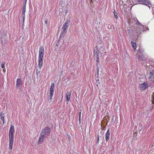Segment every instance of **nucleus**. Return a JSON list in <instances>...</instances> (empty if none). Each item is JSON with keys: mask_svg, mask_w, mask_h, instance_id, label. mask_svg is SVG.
<instances>
[{"mask_svg": "<svg viewBox=\"0 0 154 154\" xmlns=\"http://www.w3.org/2000/svg\"><path fill=\"white\" fill-rule=\"evenodd\" d=\"M51 129L48 126H46L44 128L40 133L38 141V144H42L44 141V139L47 138L50 135Z\"/></svg>", "mask_w": 154, "mask_h": 154, "instance_id": "1", "label": "nucleus"}, {"mask_svg": "<svg viewBox=\"0 0 154 154\" xmlns=\"http://www.w3.org/2000/svg\"><path fill=\"white\" fill-rule=\"evenodd\" d=\"M70 22V20H68L63 24L62 29V31L60 34V38H61V37L64 36L65 35L66 33L67 32V28L69 26Z\"/></svg>", "mask_w": 154, "mask_h": 154, "instance_id": "2", "label": "nucleus"}, {"mask_svg": "<svg viewBox=\"0 0 154 154\" xmlns=\"http://www.w3.org/2000/svg\"><path fill=\"white\" fill-rule=\"evenodd\" d=\"M134 29L132 30V32L134 35L136 36H137V37H139L140 34L141 33V31H142V29H141L140 27L137 25H134Z\"/></svg>", "mask_w": 154, "mask_h": 154, "instance_id": "3", "label": "nucleus"}, {"mask_svg": "<svg viewBox=\"0 0 154 154\" xmlns=\"http://www.w3.org/2000/svg\"><path fill=\"white\" fill-rule=\"evenodd\" d=\"M55 88V85L54 83L51 84L50 86L49 91V94L48 96V100L50 101L51 100V99L53 96L54 92V89Z\"/></svg>", "mask_w": 154, "mask_h": 154, "instance_id": "4", "label": "nucleus"}, {"mask_svg": "<svg viewBox=\"0 0 154 154\" xmlns=\"http://www.w3.org/2000/svg\"><path fill=\"white\" fill-rule=\"evenodd\" d=\"M150 86V85L147 82H145L140 84L139 85V87L141 90L143 91L147 89Z\"/></svg>", "mask_w": 154, "mask_h": 154, "instance_id": "5", "label": "nucleus"}, {"mask_svg": "<svg viewBox=\"0 0 154 154\" xmlns=\"http://www.w3.org/2000/svg\"><path fill=\"white\" fill-rule=\"evenodd\" d=\"M138 1L140 4L146 5L149 8L151 6V2L149 0H139Z\"/></svg>", "mask_w": 154, "mask_h": 154, "instance_id": "6", "label": "nucleus"}, {"mask_svg": "<svg viewBox=\"0 0 154 154\" xmlns=\"http://www.w3.org/2000/svg\"><path fill=\"white\" fill-rule=\"evenodd\" d=\"M14 138V135H9V147L11 149H12Z\"/></svg>", "mask_w": 154, "mask_h": 154, "instance_id": "7", "label": "nucleus"}, {"mask_svg": "<svg viewBox=\"0 0 154 154\" xmlns=\"http://www.w3.org/2000/svg\"><path fill=\"white\" fill-rule=\"evenodd\" d=\"M23 84V82L20 79H17L16 81V87L18 88L20 87H21Z\"/></svg>", "mask_w": 154, "mask_h": 154, "instance_id": "8", "label": "nucleus"}, {"mask_svg": "<svg viewBox=\"0 0 154 154\" xmlns=\"http://www.w3.org/2000/svg\"><path fill=\"white\" fill-rule=\"evenodd\" d=\"M137 23H138L137 26L139 27H140L141 29H142V31L144 32L146 30H149L147 27H146L145 26H142L139 22L138 20H134Z\"/></svg>", "mask_w": 154, "mask_h": 154, "instance_id": "9", "label": "nucleus"}, {"mask_svg": "<svg viewBox=\"0 0 154 154\" xmlns=\"http://www.w3.org/2000/svg\"><path fill=\"white\" fill-rule=\"evenodd\" d=\"M44 47L41 46L40 47L39 51V52L38 58L43 59L44 53Z\"/></svg>", "mask_w": 154, "mask_h": 154, "instance_id": "10", "label": "nucleus"}, {"mask_svg": "<svg viewBox=\"0 0 154 154\" xmlns=\"http://www.w3.org/2000/svg\"><path fill=\"white\" fill-rule=\"evenodd\" d=\"M94 51L95 57H99V50L97 46H96L94 49Z\"/></svg>", "mask_w": 154, "mask_h": 154, "instance_id": "11", "label": "nucleus"}, {"mask_svg": "<svg viewBox=\"0 0 154 154\" xmlns=\"http://www.w3.org/2000/svg\"><path fill=\"white\" fill-rule=\"evenodd\" d=\"M15 130L14 129V126L12 125H11V127L10 128L9 131V135H14V134Z\"/></svg>", "mask_w": 154, "mask_h": 154, "instance_id": "12", "label": "nucleus"}, {"mask_svg": "<svg viewBox=\"0 0 154 154\" xmlns=\"http://www.w3.org/2000/svg\"><path fill=\"white\" fill-rule=\"evenodd\" d=\"M110 132L109 129L107 130L105 135V139L106 142H107L110 138Z\"/></svg>", "mask_w": 154, "mask_h": 154, "instance_id": "13", "label": "nucleus"}, {"mask_svg": "<svg viewBox=\"0 0 154 154\" xmlns=\"http://www.w3.org/2000/svg\"><path fill=\"white\" fill-rule=\"evenodd\" d=\"M135 20H137V19H130L128 21V24L129 26H133L132 23H134V22L135 23V25H137V26L138 23H137L135 21H134Z\"/></svg>", "mask_w": 154, "mask_h": 154, "instance_id": "14", "label": "nucleus"}, {"mask_svg": "<svg viewBox=\"0 0 154 154\" xmlns=\"http://www.w3.org/2000/svg\"><path fill=\"white\" fill-rule=\"evenodd\" d=\"M143 55L141 54L140 53H138L137 52V54H136V57L137 59L140 60H142L143 59Z\"/></svg>", "mask_w": 154, "mask_h": 154, "instance_id": "15", "label": "nucleus"}, {"mask_svg": "<svg viewBox=\"0 0 154 154\" xmlns=\"http://www.w3.org/2000/svg\"><path fill=\"white\" fill-rule=\"evenodd\" d=\"M38 68L40 69H41L42 67V65L43 64V59L38 58Z\"/></svg>", "mask_w": 154, "mask_h": 154, "instance_id": "16", "label": "nucleus"}, {"mask_svg": "<svg viewBox=\"0 0 154 154\" xmlns=\"http://www.w3.org/2000/svg\"><path fill=\"white\" fill-rule=\"evenodd\" d=\"M71 92L67 91L66 94V98L68 102H69L70 98Z\"/></svg>", "mask_w": 154, "mask_h": 154, "instance_id": "17", "label": "nucleus"}, {"mask_svg": "<svg viewBox=\"0 0 154 154\" xmlns=\"http://www.w3.org/2000/svg\"><path fill=\"white\" fill-rule=\"evenodd\" d=\"M137 52L138 53H140V54H144V50L143 49H142L141 48H139Z\"/></svg>", "mask_w": 154, "mask_h": 154, "instance_id": "18", "label": "nucleus"}, {"mask_svg": "<svg viewBox=\"0 0 154 154\" xmlns=\"http://www.w3.org/2000/svg\"><path fill=\"white\" fill-rule=\"evenodd\" d=\"M150 78H154V71H152V72H150Z\"/></svg>", "mask_w": 154, "mask_h": 154, "instance_id": "19", "label": "nucleus"}, {"mask_svg": "<svg viewBox=\"0 0 154 154\" xmlns=\"http://www.w3.org/2000/svg\"><path fill=\"white\" fill-rule=\"evenodd\" d=\"M1 119L3 121V124H4L5 123V115H2V116L1 117Z\"/></svg>", "mask_w": 154, "mask_h": 154, "instance_id": "20", "label": "nucleus"}, {"mask_svg": "<svg viewBox=\"0 0 154 154\" xmlns=\"http://www.w3.org/2000/svg\"><path fill=\"white\" fill-rule=\"evenodd\" d=\"M26 11V8H23L22 10V13L21 15V16H24L25 15V14Z\"/></svg>", "mask_w": 154, "mask_h": 154, "instance_id": "21", "label": "nucleus"}, {"mask_svg": "<svg viewBox=\"0 0 154 154\" xmlns=\"http://www.w3.org/2000/svg\"><path fill=\"white\" fill-rule=\"evenodd\" d=\"M113 13H114V16L115 17L116 19H118V14L115 11H114Z\"/></svg>", "mask_w": 154, "mask_h": 154, "instance_id": "22", "label": "nucleus"}, {"mask_svg": "<svg viewBox=\"0 0 154 154\" xmlns=\"http://www.w3.org/2000/svg\"><path fill=\"white\" fill-rule=\"evenodd\" d=\"M127 32L129 34L131 32V29L130 27H127Z\"/></svg>", "mask_w": 154, "mask_h": 154, "instance_id": "23", "label": "nucleus"}, {"mask_svg": "<svg viewBox=\"0 0 154 154\" xmlns=\"http://www.w3.org/2000/svg\"><path fill=\"white\" fill-rule=\"evenodd\" d=\"M131 44L134 48V47H135L136 46V44L133 41H131Z\"/></svg>", "mask_w": 154, "mask_h": 154, "instance_id": "24", "label": "nucleus"}, {"mask_svg": "<svg viewBox=\"0 0 154 154\" xmlns=\"http://www.w3.org/2000/svg\"><path fill=\"white\" fill-rule=\"evenodd\" d=\"M81 112H80L79 113V123H80L81 122Z\"/></svg>", "mask_w": 154, "mask_h": 154, "instance_id": "25", "label": "nucleus"}, {"mask_svg": "<svg viewBox=\"0 0 154 154\" xmlns=\"http://www.w3.org/2000/svg\"><path fill=\"white\" fill-rule=\"evenodd\" d=\"M5 63L4 62H3L1 64V67L2 68H4L5 67Z\"/></svg>", "mask_w": 154, "mask_h": 154, "instance_id": "26", "label": "nucleus"}, {"mask_svg": "<svg viewBox=\"0 0 154 154\" xmlns=\"http://www.w3.org/2000/svg\"><path fill=\"white\" fill-rule=\"evenodd\" d=\"M99 135H97V141L96 142V144L98 143L99 142Z\"/></svg>", "mask_w": 154, "mask_h": 154, "instance_id": "27", "label": "nucleus"}, {"mask_svg": "<svg viewBox=\"0 0 154 154\" xmlns=\"http://www.w3.org/2000/svg\"><path fill=\"white\" fill-rule=\"evenodd\" d=\"M152 97V104H154V93H153V95Z\"/></svg>", "mask_w": 154, "mask_h": 154, "instance_id": "28", "label": "nucleus"}, {"mask_svg": "<svg viewBox=\"0 0 154 154\" xmlns=\"http://www.w3.org/2000/svg\"><path fill=\"white\" fill-rule=\"evenodd\" d=\"M95 57L97 59L96 61H97V63H98L99 62V57Z\"/></svg>", "mask_w": 154, "mask_h": 154, "instance_id": "29", "label": "nucleus"}, {"mask_svg": "<svg viewBox=\"0 0 154 154\" xmlns=\"http://www.w3.org/2000/svg\"><path fill=\"white\" fill-rule=\"evenodd\" d=\"M136 129H135V128L134 130V135H135V134H137V131H136Z\"/></svg>", "mask_w": 154, "mask_h": 154, "instance_id": "30", "label": "nucleus"}, {"mask_svg": "<svg viewBox=\"0 0 154 154\" xmlns=\"http://www.w3.org/2000/svg\"><path fill=\"white\" fill-rule=\"evenodd\" d=\"M40 71H38V70L37 69L36 72V74H37V76H38V73H40Z\"/></svg>", "mask_w": 154, "mask_h": 154, "instance_id": "31", "label": "nucleus"}, {"mask_svg": "<svg viewBox=\"0 0 154 154\" xmlns=\"http://www.w3.org/2000/svg\"><path fill=\"white\" fill-rule=\"evenodd\" d=\"M22 16V17H23V22H24V19H25V17L24 16Z\"/></svg>", "mask_w": 154, "mask_h": 154, "instance_id": "32", "label": "nucleus"}, {"mask_svg": "<svg viewBox=\"0 0 154 154\" xmlns=\"http://www.w3.org/2000/svg\"><path fill=\"white\" fill-rule=\"evenodd\" d=\"M27 1V0H24L23 2V4H26V2Z\"/></svg>", "mask_w": 154, "mask_h": 154, "instance_id": "33", "label": "nucleus"}, {"mask_svg": "<svg viewBox=\"0 0 154 154\" xmlns=\"http://www.w3.org/2000/svg\"><path fill=\"white\" fill-rule=\"evenodd\" d=\"M2 115H4V114H2V112H0V116H1V117L2 116Z\"/></svg>", "mask_w": 154, "mask_h": 154, "instance_id": "34", "label": "nucleus"}, {"mask_svg": "<svg viewBox=\"0 0 154 154\" xmlns=\"http://www.w3.org/2000/svg\"><path fill=\"white\" fill-rule=\"evenodd\" d=\"M26 5L23 4V8H26Z\"/></svg>", "mask_w": 154, "mask_h": 154, "instance_id": "35", "label": "nucleus"}, {"mask_svg": "<svg viewBox=\"0 0 154 154\" xmlns=\"http://www.w3.org/2000/svg\"><path fill=\"white\" fill-rule=\"evenodd\" d=\"M3 72H5V68H3Z\"/></svg>", "mask_w": 154, "mask_h": 154, "instance_id": "36", "label": "nucleus"}, {"mask_svg": "<svg viewBox=\"0 0 154 154\" xmlns=\"http://www.w3.org/2000/svg\"><path fill=\"white\" fill-rule=\"evenodd\" d=\"M47 20H45V22L46 23L47 22Z\"/></svg>", "mask_w": 154, "mask_h": 154, "instance_id": "37", "label": "nucleus"}, {"mask_svg": "<svg viewBox=\"0 0 154 154\" xmlns=\"http://www.w3.org/2000/svg\"><path fill=\"white\" fill-rule=\"evenodd\" d=\"M107 124H108V122H106V125H107Z\"/></svg>", "mask_w": 154, "mask_h": 154, "instance_id": "38", "label": "nucleus"}, {"mask_svg": "<svg viewBox=\"0 0 154 154\" xmlns=\"http://www.w3.org/2000/svg\"><path fill=\"white\" fill-rule=\"evenodd\" d=\"M135 49H136V48H135L134 49L135 50Z\"/></svg>", "mask_w": 154, "mask_h": 154, "instance_id": "39", "label": "nucleus"}, {"mask_svg": "<svg viewBox=\"0 0 154 154\" xmlns=\"http://www.w3.org/2000/svg\"><path fill=\"white\" fill-rule=\"evenodd\" d=\"M135 128H137V127H135Z\"/></svg>", "mask_w": 154, "mask_h": 154, "instance_id": "40", "label": "nucleus"}, {"mask_svg": "<svg viewBox=\"0 0 154 154\" xmlns=\"http://www.w3.org/2000/svg\"><path fill=\"white\" fill-rule=\"evenodd\" d=\"M153 154H154V153Z\"/></svg>", "mask_w": 154, "mask_h": 154, "instance_id": "41", "label": "nucleus"}]
</instances>
